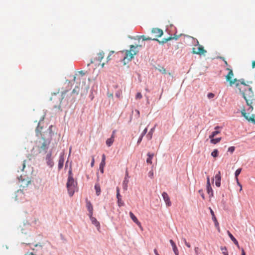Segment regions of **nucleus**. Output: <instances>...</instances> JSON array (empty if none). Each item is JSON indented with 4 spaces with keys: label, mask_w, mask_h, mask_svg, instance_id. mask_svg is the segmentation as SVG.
Returning a JSON list of instances; mask_svg holds the SVG:
<instances>
[{
    "label": "nucleus",
    "mask_w": 255,
    "mask_h": 255,
    "mask_svg": "<svg viewBox=\"0 0 255 255\" xmlns=\"http://www.w3.org/2000/svg\"><path fill=\"white\" fill-rule=\"evenodd\" d=\"M148 158L146 159V162L149 164H152V159L153 157L154 156L153 153H147Z\"/></svg>",
    "instance_id": "nucleus-23"
},
{
    "label": "nucleus",
    "mask_w": 255,
    "mask_h": 255,
    "mask_svg": "<svg viewBox=\"0 0 255 255\" xmlns=\"http://www.w3.org/2000/svg\"><path fill=\"white\" fill-rule=\"evenodd\" d=\"M114 141V138H113V137H111L109 138H108L106 140V144L107 146H111L112 144L113 143Z\"/></svg>",
    "instance_id": "nucleus-26"
},
{
    "label": "nucleus",
    "mask_w": 255,
    "mask_h": 255,
    "mask_svg": "<svg viewBox=\"0 0 255 255\" xmlns=\"http://www.w3.org/2000/svg\"><path fill=\"white\" fill-rule=\"evenodd\" d=\"M95 189L96 190L97 195L99 196L101 193V188H100V184L99 183H96L95 184Z\"/></svg>",
    "instance_id": "nucleus-25"
},
{
    "label": "nucleus",
    "mask_w": 255,
    "mask_h": 255,
    "mask_svg": "<svg viewBox=\"0 0 255 255\" xmlns=\"http://www.w3.org/2000/svg\"><path fill=\"white\" fill-rule=\"evenodd\" d=\"M104 57V52L102 51H100L98 53H97L96 57L91 60V63H93L97 61L98 62H101Z\"/></svg>",
    "instance_id": "nucleus-7"
},
{
    "label": "nucleus",
    "mask_w": 255,
    "mask_h": 255,
    "mask_svg": "<svg viewBox=\"0 0 255 255\" xmlns=\"http://www.w3.org/2000/svg\"><path fill=\"white\" fill-rule=\"evenodd\" d=\"M25 255H37L36 254H33V253H30L29 254H26Z\"/></svg>",
    "instance_id": "nucleus-61"
},
{
    "label": "nucleus",
    "mask_w": 255,
    "mask_h": 255,
    "mask_svg": "<svg viewBox=\"0 0 255 255\" xmlns=\"http://www.w3.org/2000/svg\"><path fill=\"white\" fill-rule=\"evenodd\" d=\"M128 179L127 177H125L124 180L123 182V187L124 190L126 191L128 189Z\"/></svg>",
    "instance_id": "nucleus-19"
},
{
    "label": "nucleus",
    "mask_w": 255,
    "mask_h": 255,
    "mask_svg": "<svg viewBox=\"0 0 255 255\" xmlns=\"http://www.w3.org/2000/svg\"><path fill=\"white\" fill-rule=\"evenodd\" d=\"M86 207L89 212V214H88L89 216H92L93 208V206H92V204L91 203L90 201H88V200L86 201Z\"/></svg>",
    "instance_id": "nucleus-14"
},
{
    "label": "nucleus",
    "mask_w": 255,
    "mask_h": 255,
    "mask_svg": "<svg viewBox=\"0 0 255 255\" xmlns=\"http://www.w3.org/2000/svg\"><path fill=\"white\" fill-rule=\"evenodd\" d=\"M63 162H64V160L63 159V158H60L59 160V162H58V168L59 169H61L63 167Z\"/></svg>",
    "instance_id": "nucleus-33"
},
{
    "label": "nucleus",
    "mask_w": 255,
    "mask_h": 255,
    "mask_svg": "<svg viewBox=\"0 0 255 255\" xmlns=\"http://www.w3.org/2000/svg\"><path fill=\"white\" fill-rule=\"evenodd\" d=\"M147 131V128H145L142 131L141 135L143 137V136L146 133Z\"/></svg>",
    "instance_id": "nucleus-43"
},
{
    "label": "nucleus",
    "mask_w": 255,
    "mask_h": 255,
    "mask_svg": "<svg viewBox=\"0 0 255 255\" xmlns=\"http://www.w3.org/2000/svg\"><path fill=\"white\" fill-rule=\"evenodd\" d=\"M221 58L222 59H223V60L224 61L225 64L226 66H228V63L227 61L225 59V58L224 57H221Z\"/></svg>",
    "instance_id": "nucleus-48"
},
{
    "label": "nucleus",
    "mask_w": 255,
    "mask_h": 255,
    "mask_svg": "<svg viewBox=\"0 0 255 255\" xmlns=\"http://www.w3.org/2000/svg\"><path fill=\"white\" fill-rule=\"evenodd\" d=\"M197 44L196 45H199L198 47V50H195V48H192V53L198 54V55H202L204 54L207 52V51L204 49V47L202 45H201L199 44V42L198 40H197Z\"/></svg>",
    "instance_id": "nucleus-5"
},
{
    "label": "nucleus",
    "mask_w": 255,
    "mask_h": 255,
    "mask_svg": "<svg viewBox=\"0 0 255 255\" xmlns=\"http://www.w3.org/2000/svg\"><path fill=\"white\" fill-rule=\"evenodd\" d=\"M209 138L210 139V142L214 144H216L219 143L222 139L221 137H218L216 138H214V137H212Z\"/></svg>",
    "instance_id": "nucleus-22"
},
{
    "label": "nucleus",
    "mask_w": 255,
    "mask_h": 255,
    "mask_svg": "<svg viewBox=\"0 0 255 255\" xmlns=\"http://www.w3.org/2000/svg\"><path fill=\"white\" fill-rule=\"evenodd\" d=\"M115 133H116V130H114L112 132V136L111 137H113V138H115Z\"/></svg>",
    "instance_id": "nucleus-53"
},
{
    "label": "nucleus",
    "mask_w": 255,
    "mask_h": 255,
    "mask_svg": "<svg viewBox=\"0 0 255 255\" xmlns=\"http://www.w3.org/2000/svg\"><path fill=\"white\" fill-rule=\"evenodd\" d=\"M201 196H202V198H203V199H205V197H204V194H203V193H202V194H201Z\"/></svg>",
    "instance_id": "nucleus-62"
},
{
    "label": "nucleus",
    "mask_w": 255,
    "mask_h": 255,
    "mask_svg": "<svg viewBox=\"0 0 255 255\" xmlns=\"http://www.w3.org/2000/svg\"><path fill=\"white\" fill-rule=\"evenodd\" d=\"M154 130V128H151V130L149 131L147 135V136L148 137V139L150 140L151 139L152 136L153 132Z\"/></svg>",
    "instance_id": "nucleus-35"
},
{
    "label": "nucleus",
    "mask_w": 255,
    "mask_h": 255,
    "mask_svg": "<svg viewBox=\"0 0 255 255\" xmlns=\"http://www.w3.org/2000/svg\"><path fill=\"white\" fill-rule=\"evenodd\" d=\"M241 113H242V116L243 117H244L246 120H247L249 122H252L255 124V120L254 119V117H255L254 115H252L251 117H249L247 115V114L246 113V110L244 109L241 111Z\"/></svg>",
    "instance_id": "nucleus-9"
},
{
    "label": "nucleus",
    "mask_w": 255,
    "mask_h": 255,
    "mask_svg": "<svg viewBox=\"0 0 255 255\" xmlns=\"http://www.w3.org/2000/svg\"><path fill=\"white\" fill-rule=\"evenodd\" d=\"M220 249L222 251V254L224 255H228L227 249L226 247H221Z\"/></svg>",
    "instance_id": "nucleus-32"
},
{
    "label": "nucleus",
    "mask_w": 255,
    "mask_h": 255,
    "mask_svg": "<svg viewBox=\"0 0 255 255\" xmlns=\"http://www.w3.org/2000/svg\"><path fill=\"white\" fill-rule=\"evenodd\" d=\"M226 70L229 71V73L226 76V79L227 81L229 82L230 85L232 86L238 81V80L236 78L232 79V78L234 77V73L231 69L227 68Z\"/></svg>",
    "instance_id": "nucleus-4"
},
{
    "label": "nucleus",
    "mask_w": 255,
    "mask_h": 255,
    "mask_svg": "<svg viewBox=\"0 0 255 255\" xmlns=\"http://www.w3.org/2000/svg\"><path fill=\"white\" fill-rule=\"evenodd\" d=\"M207 191L209 194L210 197L213 196V191L211 187H207Z\"/></svg>",
    "instance_id": "nucleus-30"
},
{
    "label": "nucleus",
    "mask_w": 255,
    "mask_h": 255,
    "mask_svg": "<svg viewBox=\"0 0 255 255\" xmlns=\"http://www.w3.org/2000/svg\"><path fill=\"white\" fill-rule=\"evenodd\" d=\"M241 171H242V168H239L235 172V177H236V179L237 180H238V176L240 174Z\"/></svg>",
    "instance_id": "nucleus-36"
},
{
    "label": "nucleus",
    "mask_w": 255,
    "mask_h": 255,
    "mask_svg": "<svg viewBox=\"0 0 255 255\" xmlns=\"http://www.w3.org/2000/svg\"><path fill=\"white\" fill-rule=\"evenodd\" d=\"M228 234L231 240L234 242L235 244H238V241L235 238L233 235L229 232L228 231Z\"/></svg>",
    "instance_id": "nucleus-28"
},
{
    "label": "nucleus",
    "mask_w": 255,
    "mask_h": 255,
    "mask_svg": "<svg viewBox=\"0 0 255 255\" xmlns=\"http://www.w3.org/2000/svg\"><path fill=\"white\" fill-rule=\"evenodd\" d=\"M242 255H246L245 252L243 249H242Z\"/></svg>",
    "instance_id": "nucleus-57"
},
{
    "label": "nucleus",
    "mask_w": 255,
    "mask_h": 255,
    "mask_svg": "<svg viewBox=\"0 0 255 255\" xmlns=\"http://www.w3.org/2000/svg\"><path fill=\"white\" fill-rule=\"evenodd\" d=\"M151 33L154 34L155 38L160 37L163 34V30L158 28H153Z\"/></svg>",
    "instance_id": "nucleus-8"
},
{
    "label": "nucleus",
    "mask_w": 255,
    "mask_h": 255,
    "mask_svg": "<svg viewBox=\"0 0 255 255\" xmlns=\"http://www.w3.org/2000/svg\"><path fill=\"white\" fill-rule=\"evenodd\" d=\"M162 196L164 199V202L166 203L167 206L169 207L171 205V202L170 200L169 197L168 196L167 193L164 192L162 194Z\"/></svg>",
    "instance_id": "nucleus-11"
},
{
    "label": "nucleus",
    "mask_w": 255,
    "mask_h": 255,
    "mask_svg": "<svg viewBox=\"0 0 255 255\" xmlns=\"http://www.w3.org/2000/svg\"><path fill=\"white\" fill-rule=\"evenodd\" d=\"M148 176L151 178H152L153 177V172L152 171H149V173H148Z\"/></svg>",
    "instance_id": "nucleus-44"
},
{
    "label": "nucleus",
    "mask_w": 255,
    "mask_h": 255,
    "mask_svg": "<svg viewBox=\"0 0 255 255\" xmlns=\"http://www.w3.org/2000/svg\"><path fill=\"white\" fill-rule=\"evenodd\" d=\"M240 93L246 101L247 105L249 107L248 111L252 112L253 110V104L255 101L254 94L252 88L249 86H242Z\"/></svg>",
    "instance_id": "nucleus-1"
},
{
    "label": "nucleus",
    "mask_w": 255,
    "mask_h": 255,
    "mask_svg": "<svg viewBox=\"0 0 255 255\" xmlns=\"http://www.w3.org/2000/svg\"><path fill=\"white\" fill-rule=\"evenodd\" d=\"M210 209V212H211V214L212 217V220H213V221L215 223V226H218L219 223L215 216L213 211L211 208Z\"/></svg>",
    "instance_id": "nucleus-21"
},
{
    "label": "nucleus",
    "mask_w": 255,
    "mask_h": 255,
    "mask_svg": "<svg viewBox=\"0 0 255 255\" xmlns=\"http://www.w3.org/2000/svg\"><path fill=\"white\" fill-rule=\"evenodd\" d=\"M237 181L238 184L240 186V190L241 191L242 190V186L241 184L239 183L238 180H237Z\"/></svg>",
    "instance_id": "nucleus-52"
},
{
    "label": "nucleus",
    "mask_w": 255,
    "mask_h": 255,
    "mask_svg": "<svg viewBox=\"0 0 255 255\" xmlns=\"http://www.w3.org/2000/svg\"><path fill=\"white\" fill-rule=\"evenodd\" d=\"M154 253L155 254V255H159L157 252V250L156 249L154 250Z\"/></svg>",
    "instance_id": "nucleus-55"
},
{
    "label": "nucleus",
    "mask_w": 255,
    "mask_h": 255,
    "mask_svg": "<svg viewBox=\"0 0 255 255\" xmlns=\"http://www.w3.org/2000/svg\"><path fill=\"white\" fill-rule=\"evenodd\" d=\"M114 53V51H111L110 52V53H109V54H111V55H112V54H113Z\"/></svg>",
    "instance_id": "nucleus-64"
},
{
    "label": "nucleus",
    "mask_w": 255,
    "mask_h": 255,
    "mask_svg": "<svg viewBox=\"0 0 255 255\" xmlns=\"http://www.w3.org/2000/svg\"><path fill=\"white\" fill-rule=\"evenodd\" d=\"M183 241H184V242L185 245H186L188 248H190V247H191L190 244L186 241V240L185 239H183Z\"/></svg>",
    "instance_id": "nucleus-40"
},
{
    "label": "nucleus",
    "mask_w": 255,
    "mask_h": 255,
    "mask_svg": "<svg viewBox=\"0 0 255 255\" xmlns=\"http://www.w3.org/2000/svg\"><path fill=\"white\" fill-rule=\"evenodd\" d=\"M25 161H23V163H22V169H21L22 171L23 170L24 168H25Z\"/></svg>",
    "instance_id": "nucleus-51"
},
{
    "label": "nucleus",
    "mask_w": 255,
    "mask_h": 255,
    "mask_svg": "<svg viewBox=\"0 0 255 255\" xmlns=\"http://www.w3.org/2000/svg\"><path fill=\"white\" fill-rule=\"evenodd\" d=\"M136 99H141L142 98V95L140 93H137L135 96Z\"/></svg>",
    "instance_id": "nucleus-41"
},
{
    "label": "nucleus",
    "mask_w": 255,
    "mask_h": 255,
    "mask_svg": "<svg viewBox=\"0 0 255 255\" xmlns=\"http://www.w3.org/2000/svg\"><path fill=\"white\" fill-rule=\"evenodd\" d=\"M129 216L131 220L140 228L142 229V226L140 222L138 220L137 218L135 216V215L133 214L132 212H129Z\"/></svg>",
    "instance_id": "nucleus-13"
},
{
    "label": "nucleus",
    "mask_w": 255,
    "mask_h": 255,
    "mask_svg": "<svg viewBox=\"0 0 255 255\" xmlns=\"http://www.w3.org/2000/svg\"><path fill=\"white\" fill-rule=\"evenodd\" d=\"M137 45L134 46L131 45L130 46L129 50H126L125 51H122V52L125 53V56L123 59V61L125 65H126L127 63L130 61L133 58L134 55H135L138 53V51L137 49Z\"/></svg>",
    "instance_id": "nucleus-2"
},
{
    "label": "nucleus",
    "mask_w": 255,
    "mask_h": 255,
    "mask_svg": "<svg viewBox=\"0 0 255 255\" xmlns=\"http://www.w3.org/2000/svg\"><path fill=\"white\" fill-rule=\"evenodd\" d=\"M116 190H117V195H116V196H117V199H118V206L119 207L123 206L124 205V202L122 200L121 196L120 193V189H119V188L118 187H117Z\"/></svg>",
    "instance_id": "nucleus-10"
},
{
    "label": "nucleus",
    "mask_w": 255,
    "mask_h": 255,
    "mask_svg": "<svg viewBox=\"0 0 255 255\" xmlns=\"http://www.w3.org/2000/svg\"><path fill=\"white\" fill-rule=\"evenodd\" d=\"M140 37L141 38H142V40L143 41H145V40H152L153 38H151V37H146L144 35H141L140 36Z\"/></svg>",
    "instance_id": "nucleus-37"
},
{
    "label": "nucleus",
    "mask_w": 255,
    "mask_h": 255,
    "mask_svg": "<svg viewBox=\"0 0 255 255\" xmlns=\"http://www.w3.org/2000/svg\"><path fill=\"white\" fill-rule=\"evenodd\" d=\"M39 142L41 143V145L38 146L41 151V150H45L48 148L50 143V140L49 139H45L42 137V141H40Z\"/></svg>",
    "instance_id": "nucleus-6"
},
{
    "label": "nucleus",
    "mask_w": 255,
    "mask_h": 255,
    "mask_svg": "<svg viewBox=\"0 0 255 255\" xmlns=\"http://www.w3.org/2000/svg\"><path fill=\"white\" fill-rule=\"evenodd\" d=\"M105 64V63H102V64H101V67H102V68H103V67H104Z\"/></svg>",
    "instance_id": "nucleus-63"
},
{
    "label": "nucleus",
    "mask_w": 255,
    "mask_h": 255,
    "mask_svg": "<svg viewBox=\"0 0 255 255\" xmlns=\"http://www.w3.org/2000/svg\"><path fill=\"white\" fill-rule=\"evenodd\" d=\"M236 87L241 91V87H242V86H248L245 83V81L244 79L239 80L235 83Z\"/></svg>",
    "instance_id": "nucleus-16"
},
{
    "label": "nucleus",
    "mask_w": 255,
    "mask_h": 255,
    "mask_svg": "<svg viewBox=\"0 0 255 255\" xmlns=\"http://www.w3.org/2000/svg\"><path fill=\"white\" fill-rule=\"evenodd\" d=\"M91 221L94 225H95L97 227H100V223L99 222L96 220V219L94 217H93L92 216H89Z\"/></svg>",
    "instance_id": "nucleus-20"
},
{
    "label": "nucleus",
    "mask_w": 255,
    "mask_h": 255,
    "mask_svg": "<svg viewBox=\"0 0 255 255\" xmlns=\"http://www.w3.org/2000/svg\"><path fill=\"white\" fill-rule=\"evenodd\" d=\"M79 73L82 76L85 75V73L83 71H80Z\"/></svg>",
    "instance_id": "nucleus-59"
},
{
    "label": "nucleus",
    "mask_w": 255,
    "mask_h": 255,
    "mask_svg": "<svg viewBox=\"0 0 255 255\" xmlns=\"http://www.w3.org/2000/svg\"><path fill=\"white\" fill-rule=\"evenodd\" d=\"M252 68H255V61H253L252 62Z\"/></svg>",
    "instance_id": "nucleus-56"
},
{
    "label": "nucleus",
    "mask_w": 255,
    "mask_h": 255,
    "mask_svg": "<svg viewBox=\"0 0 255 255\" xmlns=\"http://www.w3.org/2000/svg\"><path fill=\"white\" fill-rule=\"evenodd\" d=\"M106 156L105 154H103L101 162L100 164V167H104L106 162Z\"/></svg>",
    "instance_id": "nucleus-29"
},
{
    "label": "nucleus",
    "mask_w": 255,
    "mask_h": 255,
    "mask_svg": "<svg viewBox=\"0 0 255 255\" xmlns=\"http://www.w3.org/2000/svg\"><path fill=\"white\" fill-rule=\"evenodd\" d=\"M198 250H199V248L198 247H195V249H194L195 253L197 255L198 254Z\"/></svg>",
    "instance_id": "nucleus-50"
},
{
    "label": "nucleus",
    "mask_w": 255,
    "mask_h": 255,
    "mask_svg": "<svg viewBox=\"0 0 255 255\" xmlns=\"http://www.w3.org/2000/svg\"><path fill=\"white\" fill-rule=\"evenodd\" d=\"M34 246L35 247H39V248L40 249V250H42V246L40 245L35 244Z\"/></svg>",
    "instance_id": "nucleus-46"
},
{
    "label": "nucleus",
    "mask_w": 255,
    "mask_h": 255,
    "mask_svg": "<svg viewBox=\"0 0 255 255\" xmlns=\"http://www.w3.org/2000/svg\"><path fill=\"white\" fill-rule=\"evenodd\" d=\"M235 149V148L234 146H231L228 148V151L232 153L234 151Z\"/></svg>",
    "instance_id": "nucleus-39"
},
{
    "label": "nucleus",
    "mask_w": 255,
    "mask_h": 255,
    "mask_svg": "<svg viewBox=\"0 0 255 255\" xmlns=\"http://www.w3.org/2000/svg\"><path fill=\"white\" fill-rule=\"evenodd\" d=\"M160 72L163 74H165L166 73V69L163 67H159V68H156Z\"/></svg>",
    "instance_id": "nucleus-34"
},
{
    "label": "nucleus",
    "mask_w": 255,
    "mask_h": 255,
    "mask_svg": "<svg viewBox=\"0 0 255 255\" xmlns=\"http://www.w3.org/2000/svg\"><path fill=\"white\" fill-rule=\"evenodd\" d=\"M142 138H143V136L140 135V137L138 138V140L137 141V144H139L141 142V141L142 139Z\"/></svg>",
    "instance_id": "nucleus-45"
},
{
    "label": "nucleus",
    "mask_w": 255,
    "mask_h": 255,
    "mask_svg": "<svg viewBox=\"0 0 255 255\" xmlns=\"http://www.w3.org/2000/svg\"><path fill=\"white\" fill-rule=\"evenodd\" d=\"M104 167H100V170L102 173L104 172Z\"/></svg>",
    "instance_id": "nucleus-60"
},
{
    "label": "nucleus",
    "mask_w": 255,
    "mask_h": 255,
    "mask_svg": "<svg viewBox=\"0 0 255 255\" xmlns=\"http://www.w3.org/2000/svg\"><path fill=\"white\" fill-rule=\"evenodd\" d=\"M207 97L209 99H212L215 97V95L212 93H209L207 95Z\"/></svg>",
    "instance_id": "nucleus-38"
},
{
    "label": "nucleus",
    "mask_w": 255,
    "mask_h": 255,
    "mask_svg": "<svg viewBox=\"0 0 255 255\" xmlns=\"http://www.w3.org/2000/svg\"><path fill=\"white\" fill-rule=\"evenodd\" d=\"M42 129V127L40 126V123H38V125L36 128V132L37 135H39L40 134L42 135L41 130Z\"/></svg>",
    "instance_id": "nucleus-27"
},
{
    "label": "nucleus",
    "mask_w": 255,
    "mask_h": 255,
    "mask_svg": "<svg viewBox=\"0 0 255 255\" xmlns=\"http://www.w3.org/2000/svg\"><path fill=\"white\" fill-rule=\"evenodd\" d=\"M52 154L51 152L48 153L46 157V160L47 164L50 167H52L54 165V162L52 160V159L51 158Z\"/></svg>",
    "instance_id": "nucleus-12"
},
{
    "label": "nucleus",
    "mask_w": 255,
    "mask_h": 255,
    "mask_svg": "<svg viewBox=\"0 0 255 255\" xmlns=\"http://www.w3.org/2000/svg\"><path fill=\"white\" fill-rule=\"evenodd\" d=\"M125 177H127V179H128V178H129V176H128V171L127 170L126 172V176H125Z\"/></svg>",
    "instance_id": "nucleus-54"
},
{
    "label": "nucleus",
    "mask_w": 255,
    "mask_h": 255,
    "mask_svg": "<svg viewBox=\"0 0 255 255\" xmlns=\"http://www.w3.org/2000/svg\"><path fill=\"white\" fill-rule=\"evenodd\" d=\"M220 127L219 126H217L215 128V129H216L215 131L212 132V133L209 135V138L214 137L216 135H217L218 134L220 133V131L218 130L217 129L220 128Z\"/></svg>",
    "instance_id": "nucleus-18"
},
{
    "label": "nucleus",
    "mask_w": 255,
    "mask_h": 255,
    "mask_svg": "<svg viewBox=\"0 0 255 255\" xmlns=\"http://www.w3.org/2000/svg\"><path fill=\"white\" fill-rule=\"evenodd\" d=\"M111 54H109L108 57H107V62H108L110 60H111Z\"/></svg>",
    "instance_id": "nucleus-47"
},
{
    "label": "nucleus",
    "mask_w": 255,
    "mask_h": 255,
    "mask_svg": "<svg viewBox=\"0 0 255 255\" xmlns=\"http://www.w3.org/2000/svg\"><path fill=\"white\" fill-rule=\"evenodd\" d=\"M211 155L213 157H217L219 155V151L218 150V149H214L211 153Z\"/></svg>",
    "instance_id": "nucleus-31"
},
{
    "label": "nucleus",
    "mask_w": 255,
    "mask_h": 255,
    "mask_svg": "<svg viewBox=\"0 0 255 255\" xmlns=\"http://www.w3.org/2000/svg\"><path fill=\"white\" fill-rule=\"evenodd\" d=\"M94 162H95V160H94V157L93 156L92 157V162H91V165L92 167H93L94 165Z\"/></svg>",
    "instance_id": "nucleus-49"
},
{
    "label": "nucleus",
    "mask_w": 255,
    "mask_h": 255,
    "mask_svg": "<svg viewBox=\"0 0 255 255\" xmlns=\"http://www.w3.org/2000/svg\"><path fill=\"white\" fill-rule=\"evenodd\" d=\"M76 185V183L75 182L73 178L71 176V173L70 171L68 181L67 183V187L68 189L69 194L70 196H73L75 192Z\"/></svg>",
    "instance_id": "nucleus-3"
},
{
    "label": "nucleus",
    "mask_w": 255,
    "mask_h": 255,
    "mask_svg": "<svg viewBox=\"0 0 255 255\" xmlns=\"http://www.w3.org/2000/svg\"><path fill=\"white\" fill-rule=\"evenodd\" d=\"M169 242H170V243L171 244V245L172 247V249H173L174 253L177 254V252L178 251V250L177 249V248L176 246L175 243L173 242V241L172 240H170L169 241Z\"/></svg>",
    "instance_id": "nucleus-24"
},
{
    "label": "nucleus",
    "mask_w": 255,
    "mask_h": 255,
    "mask_svg": "<svg viewBox=\"0 0 255 255\" xmlns=\"http://www.w3.org/2000/svg\"><path fill=\"white\" fill-rule=\"evenodd\" d=\"M221 172L220 171H218V173L215 176V184L218 187L221 185Z\"/></svg>",
    "instance_id": "nucleus-15"
},
{
    "label": "nucleus",
    "mask_w": 255,
    "mask_h": 255,
    "mask_svg": "<svg viewBox=\"0 0 255 255\" xmlns=\"http://www.w3.org/2000/svg\"><path fill=\"white\" fill-rule=\"evenodd\" d=\"M215 227L217 228L218 232H220V227H219V224L218 223V226H215Z\"/></svg>",
    "instance_id": "nucleus-58"
},
{
    "label": "nucleus",
    "mask_w": 255,
    "mask_h": 255,
    "mask_svg": "<svg viewBox=\"0 0 255 255\" xmlns=\"http://www.w3.org/2000/svg\"><path fill=\"white\" fill-rule=\"evenodd\" d=\"M207 187H211L210 183L209 177H208L207 178Z\"/></svg>",
    "instance_id": "nucleus-42"
},
{
    "label": "nucleus",
    "mask_w": 255,
    "mask_h": 255,
    "mask_svg": "<svg viewBox=\"0 0 255 255\" xmlns=\"http://www.w3.org/2000/svg\"><path fill=\"white\" fill-rule=\"evenodd\" d=\"M174 38H175V39H177V37H172L170 36L167 38H163L162 41L159 40L157 38H153L152 40L157 41L160 44H161V43L163 44V43L167 42L168 41L173 39Z\"/></svg>",
    "instance_id": "nucleus-17"
}]
</instances>
